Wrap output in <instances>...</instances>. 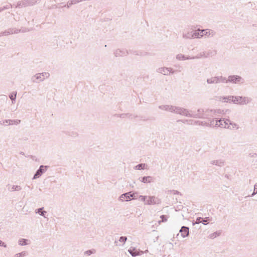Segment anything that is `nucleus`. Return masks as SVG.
I'll return each mask as SVG.
<instances>
[{"mask_svg":"<svg viewBox=\"0 0 257 257\" xmlns=\"http://www.w3.org/2000/svg\"><path fill=\"white\" fill-rule=\"evenodd\" d=\"M194 57H191L190 56L186 57L185 56V60H189V59H196V58H194Z\"/></svg>","mask_w":257,"mask_h":257,"instance_id":"e2e57ef3","label":"nucleus"},{"mask_svg":"<svg viewBox=\"0 0 257 257\" xmlns=\"http://www.w3.org/2000/svg\"><path fill=\"white\" fill-rule=\"evenodd\" d=\"M256 194H257V183H256L254 185L253 191L252 193L251 194V195H250V196H253L254 195H255Z\"/></svg>","mask_w":257,"mask_h":257,"instance_id":"de8ad7c7","label":"nucleus"},{"mask_svg":"<svg viewBox=\"0 0 257 257\" xmlns=\"http://www.w3.org/2000/svg\"><path fill=\"white\" fill-rule=\"evenodd\" d=\"M230 98L231 99V102L235 104H239V99L241 98V96H232V97Z\"/></svg>","mask_w":257,"mask_h":257,"instance_id":"c85d7f7f","label":"nucleus"},{"mask_svg":"<svg viewBox=\"0 0 257 257\" xmlns=\"http://www.w3.org/2000/svg\"><path fill=\"white\" fill-rule=\"evenodd\" d=\"M113 54L115 57H122L127 55L128 52L125 49H117L114 51Z\"/></svg>","mask_w":257,"mask_h":257,"instance_id":"9b49d317","label":"nucleus"},{"mask_svg":"<svg viewBox=\"0 0 257 257\" xmlns=\"http://www.w3.org/2000/svg\"><path fill=\"white\" fill-rule=\"evenodd\" d=\"M216 113L214 109H206L204 110V118L209 119L210 117L213 116V114Z\"/></svg>","mask_w":257,"mask_h":257,"instance_id":"f8f14e48","label":"nucleus"},{"mask_svg":"<svg viewBox=\"0 0 257 257\" xmlns=\"http://www.w3.org/2000/svg\"><path fill=\"white\" fill-rule=\"evenodd\" d=\"M131 192L122 194L119 196V200L121 201H128L131 200Z\"/></svg>","mask_w":257,"mask_h":257,"instance_id":"ddd939ff","label":"nucleus"},{"mask_svg":"<svg viewBox=\"0 0 257 257\" xmlns=\"http://www.w3.org/2000/svg\"><path fill=\"white\" fill-rule=\"evenodd\" d=\"M96 252V250L94 249H89L85 251L84 252V254H86L87 255H90L91 254L94 253Z\"/></svg>","mask_w":257,"mask_h":257,"instance_id":"58836bf2","label":"nucleus"},{"mask_svg":"<svg viewBox=\"0 0 257 257\" xmlns=\"http://www.w3.org/2000/svg\"><path fill=\"white\" fill-rule=\"evenodd\" d=\"M193 30L184 32L183 33V38L185 39H194Z\"/></svg>","mask_w":257,"mask_h":257,"instance_id":"dca6fc26","label":"nucleus"},{"mask_svg":"<svg viewBox=\"0 0 257 257\" xmlns=\"http://www.w3.org/2000/svg\"><path fill=\"white\" fill-rule=\"evenodd\" d=\"M9 119H6L4 120L0 121V124L9 125Z\"/></svg>","mask_w":257,"mask_h":257,"instance_id":"3c124183","label":"nucleus"},{"mask_svg":"<svg viewBox=\"0 0 257 257\" xmlns=\"http://www.w3.org/2000/svg\"><path fill=\"white\" fill-rule=\"evenodd\" d=\"M201 220H202V217H197L196 219V221L195 223L199 224L200 223H201Z\"/></svg>","mask_w":257,"mask_h":257,"instance_id":"5fc2aeb1","label":"nucleus"},{"mask_svg":"<svg viewBox=\"0 0 257 257\" xmlns=\"http://www.w3.org/2000/svg\"><path fill=\"white\" fill-rule=\"evenodd\" d=\"M132 116L130 113H121L119 115L120 118H125V117H131Z\"/></svg>","mask_w":257,"mask_h":257,"instance_id":"a18cd8bd","label":"nucleus"},{"mask_svg":"<svg viewBox=\"0 0 257 257\" xmlns=\"http://www.w3.org/2000/svg\"><path fill=\"white\" fill-rule=\"evenodd\" d=\"M214 77H211L210 78H207L206 80V82L208 84H215L214 80L213 79Z\"/></svg>","mask_w":257,"mask_h":257,"instance_id":"79ce46f5","label":"nucleus"},{"mask_svg":"<svg viewBox=\"0 0 257 257\" xmlns=\"http://www.w3.org/2000/svg\"><path fill=\"white\" fill-rule=\"evenodd\" d=\"M216 120H214L213 119L210 120L209 122H205V126H210V127H214L217 126V125H215Z\"/></svg>","mask_w":257,"mask_h":257,"instance_id":"7c9ffc66","label":"nucleus"},{"mask_svg":"<svg viewBox=\"0 0 257 257\" xmlns=\"http://www.w3.org/2000/svg\"><path fill=\"white\" fill-rule=\"evenodd\" d=\"M138 193L136 192H133V193H132L131 192V199H137L138 198Z\"/></svg>","mask_w":257,"mask_h":257,"instance_id":"37998d69","label":"nucleus"},{"mask_svg":"<svg viewBox=\"0 0 257 257\" xmlns=\"http://www.w3.org/2000/svg\"><path fill=\"white\" fill-rule=\"evenodd\" d=\"M213 79L214 80L215 84L226 83V77L222 76H214Z\"/></svg>","mask_w":257,"mask_h":257,"instance_id":"f3484780","label":"nucleus"},{"mask_svg":"<svg viewBox=\"0 0 257 257\" xmlns=\"http://www.w3.org/2000/svg\"><path fill=\"white\" fill-rule=\"evenodd\" d=\"M20 154L21 155H25V153H24V152H21L20 153Z\"/></svg>","mask_w":257,"mask_h":257,"instance_id":"69168bd1","label":"nucleus"},{"mask_svg":"<svg viewBox=\"0 0 257 257\" xmlns=\"http://www.w3.org/2000/svg\"><path fill=\"white\" fill-rule=\"evenodd\" d=\"M215 35V32L214 31L210 30V36H211V37H213Z\"/></svg>","mask_w":257,"mask_h":257,"instance_id":"052dcab7","label":"nucleus"},{"mask_svg":"<svg viewBox=\"0 0 257 257\" xmlns=\"http://www.w3.org/2000/svg\"><path fill=\"white\" fill-rule=\"evenodd\" d=\"M139 180L144 183H151L154 182V178L152 176H143L139 178Z\"/></svg>","mask_w":257,"mask_h":257,"instance_id":"1a4fd4ad","label":"nucleus"},{"mask_svg":"<svg viewBox=\"0 0 257 257\" xmlns=\"http://www.w3.org/2000/svg\"><path fill=\"white\" fill-rule=\"evenodd\" d=\"M210 164L222 167L224 165V161L222 160H212L210 161Z\"/></svg>","mask_w":257,"mask_h":257,"instance_id":"aec40b11","label":"nucleus"},{"mask_svg":"<svg viewBox=\"0 0 257 257\" xmlns=\"http://www.w3.org/2000/svg\"><path fill=\"white\" fill-rule=\"evenodd\" d=\"M220 233L218 232H215L213 233H211L209 235V237L210 238L213 239L215 238L217 236H218L220 235Z\"/></svg>","mask_w":257,"mask_h":257,"instance_id":"a19ab883","label":"nucleus"},{"mask_svg":"<svg viewBox=\"0 0 257 257\" xmlns=\"http://www.w3.org/2000/svg\"><path fill=\"white\" fill-rule=\"evenodd\" d=\"M229 119H225L221 118L219 120H216L215 125L222 128H229L228 122L227 120Z\"/></svg>","mask_w":257,"mask_h":257,"instance_id":"0eeeda50","label":"nucleus"},{"mask_svg":"<svg viewBox=\"0 0 257 257\" xmlns=\"http://www.w3.org/2000/svg\"><path fill=\"white\" fill-rule=\"evenodd\" d=\"M205 122L201 121L199 120H195L194 124H199L200 125H205V124H204Z\"/></svg>","mask_w":257,"mask_h":257,"instance_id":"8fccbe9b","label":"nucleus"},{"mask_svg":"<svg viewBox=\"0 0 257 257\" xmlns=\"http://www.w3.org/2000/svg\"><path fill=\"white\" fill-rule=\"evenodd\" d=\"M10 98L11 99L12 103L14 104L15 102L17 97V92L13 91L10 95Z\"/></svg>","mask_w":257,"mask_h":257,"instance_id":"cd10ccee","label":"nucleus"},{"mask_svg":"<svg viewBox=\"0 0 257 257\" xmlns=\"http://www.w3.org/2000/svg\"><path fill=\"white\" fill-rule=\"evenodd\" d=\"M7 187L8 190L11 192L20 191L22 189V187L20 185L11 186L8 185Z\"/></svg>","mask_w":257,"mask_h":257,"instance_id":"6ab92c4d","label":"nucleus"},{"mask_svg":"<svg viewBox=\"0 0 257 257\" xmlns=\"http://www.w3.org/2000/svg\"><path fill=\"white\" fill-rule=\"evenodd\" d=\"M2 34L4 36H7L10 35L7 30L5 31L4 32H2Z\"/></svg>","mask_w":257,"mask_h":257,"instance_id":"13d9d810","label":"nucleus"},{"mask_svg":"<svg viewBox=\"0 0 257 257\" xmlns=\"http://www.w3.org/2000/svg\"><path fill=\"white\" fill-rule=\"evenodd\" d=\"M171 70V68L161 67L157 69V72L158 73L163 74V75H167L169 74V71Z\"/></svg>","mask_w":257,"mask_h":257,"instance_id":"2eb2a0df","label":"nucleus"},{"mask_svg":"<svg viewBox=\"0 0 257 257\" xmlns=\"http://www.w3.org/2000/svg\"><path fill=\"white\" fill-rule=\"evenodd\" d=\"M228 122V125H229V128H227V129L230 130H237L239 128V126L236 123H234L231 121L230 119L227 120Z\"/></svg>","mask_w":257,"mask_h":257,"instance_id":"412c9836","label":"nucleus"},{"mask_svg":"<svg viewBox=\"0 0 257 257\" xmlns=\"http://www.w3.org/2000/svg\"><path fill=\"white\" fill-rule=\"evenodd\" d=\"M0 246H3L4 247H7V244L0 240Z\"/></svg>","mask_w":257,"mask_h":257,"instance_id":"4d7b16f0","label":"nucleus"},{"mask_svg":"<svg viewBox=\"0 0 257 257\" xmlns=\"http://www.w3.org/2000/svg\"><path fill=\"white\" fill-rule=\"evenodd\" d=\"M229 97H232V96H221L220 97V100H221L224 102H230L231 101V99Z\"/></svg>","mask_w":257,"mask_h":257,"instance_id":"c756f323","label":"nucleus"},{"mask_svg":"<svg viewBox=\"0 0 257 257\" xmlns=\"http://www.w3.org/2000/svg\"><path fill=\"white\" fill-rule=\"evenodd\" d=\"M11 6V5H6L5 6H4L2 8V10L4 11L5 10H6V9H8L10 8V6Z\"/></svg>","mask_w":257,"mask_h":257,"instance_id":"bf43d9fd","label":"nucleus"},{"mask_svg":"<svg viewBox=\"0 0 257 257\" xmlns=\"http://www.w3.org/2000/svg\"><path fill=\"white\" fill-rule=\"evenodd\" d=\"M147 166H148V165L146 164L141 163V164H139L136 165L134 167V169L135 170H144L145 169H147Z\"/></svg>","mask_w":257,"mask_h":257,"instance_id":"5701e85b","label":"nucleus"},{"mask_svg":"<svg viewBox=\"0 0 257 257\" xmlns=\"http://www.w3.org/2000/svg\"><path fill=\"white\" fill-rule=\"evenodd\" d=\"M225 177L226 178H228V175H226H226H225Z\"/></svg>","mask_w":257,"mask_h":257,"instance_id":"774afa93","label":"nucleus"},{"mask_svg":"<svg viewBox=\"0 0 257 257\" xmlns=\"http://www.w3.org/2000/svg\"><path fill=\"white\" fill-rule=\"evenodd\" d=\"M160 218H161V220L158 221L159 224H160L161 222H166L168 218V216L166 215H162L160 216Z\"/></svg>","mask_w":257,"mask_h":257,"instance_id":"c9c22d12","label":"nucleus"},{"mask_svg":"<svg viewBox=\"0 0 257 257\" xmlns=\"http://www.w3.org/2000/svg\"><path fill=\"white\" fill-rule=\"evenodd\" d=\"M251 100V98L249 97L241 96V98L239 99V104L240 105L247 104L250 102Z\"/></svg>","mask_w":257,"mask_h":257,"instance_id":"a211bd4d","label":"nucleus"},{"mask_svg":"<svg viewBox=\"0 0 257 257\" xmlns=\"http://www.w3.org/2000/svg\"><path fill=\"white\" fill-rule=\"evenodd\" d=\"M182 121L183 123H187L188 124H194V123L195 121V120H192V119H185L184 120H177V121Z\"/></svg>","mask_w":257,"mask_h":257,"instance_id":"4c0bfd02","label":"nucleus"},{"mask_svg":"<svg viewBox=\"0 0 257 257\" xmlns=\"http://www.w3.org/2000/svg\"><path fill=\"white\" fill-rule=\"evenodd\" d=\"M209 220V219L208 217H205L204 218H202L201 223L204 225H206L208 223Z\"/></svg>","mask_w":257,"mask_h":257,"instance_id":"c03bdc74","label":"nucleus"},{"mask_svg":"<svg viewBox=\"0 0 257 257\" xmlns=\"http://www.w3.org/2000/svg\"><path fill=\"white\" fill-rule=\"evenodd\" d=\"M37 3V0H24L19 2L16 6L17 8H22L28 6H32Z\"/></svg>","mask_w":257,"mask_h":257,"instance_id":"7ed1b4c3","label":"nucleus"},{"mask_svg":"<svg viewBox=\"0 0 257 257\" xmlns=\"http://www.w3.org/2000/svg\"><path fill=\"white\" fill-rule=\"evenodd\" d=\"M175 106L170 105H161L159 106V108L171 112H174Z\"/></svg>","mask_w":257,"mask_h":257,"instance_id":"9d476101","label":"nucleus"},{"mask_svg":"<svg viewBox=\"0 0 257 257\" xmlns=\"http://www.w3.org/2000/svg\"><path fill=\"white\" fill-rule=\"evenodd\" d=\"M174 108L175 110L174 113L191 117V113L190 111H189L188 109L176 106Z\"/></svg>","mask_w":257,"mask_h":257,"instance_id":"20e7f679","label":"nucleus"},{"mask_svg":"<svg viewBox=\"0 0 257 257\" xmlns=\"http://www.w3.org/2000/svg\"><path fill=\"white\" fill-rule=\"evenodd\" d=\"M44 207H41L38 208L36 210L35 212L36 213H39L41 216H43L45 218H46V214L47 212L46 211L43 210Z\"/></svg>","mask_w":257,"mask_h":257,"instance_id":"4be33fe9","label":"nucleus"},{"mask_svg":"<svg viewBox=\"0 0 257 257\" xmlns=\"http://www.w3.org/2000/svg\"><path fill=\"white\" fill-rule=\"evenodd\" d=\"M127 240V237L126 236H121L119 237V241L120 242H123L124 243Z\"/></svg>","mask_w":257,"mask_h":257,"instance_id":"09e8293b","label":"nucleus"},{"mask_svg":"<svg viewBox=\"0 0 257 257\" xmlns=\"http://www.w3.org/2000/svg\"><path fill=\"white\" fill-rule=\"evenodd\" d=\"M148 199L145 204L152 205V204H159L161 203V200L159 198L155 196H150L148 197Z\"/></svg>","mask_w":257,"mask_h":257,"instance_id":"423d86ee","label":"nucleus"},{"mask_svg":"<svg viewBox=\"0 0 257 257\" xmlns=\"http://www.w3.org/2000/svg\"><path fill=\"white\" fill-rule=\"evenodd\" d=\"M200 29H198L193 32L194 38H200L203 36V34L202 33H200Z\"/></svg>","mask_w":257,"mask_h":257,"instance_id":"a878e982","label":"nucleus"},{"mask_svg":"<svg viewBox=\"0 0 257 257\" xmlns=\"http://www.w3.org/2000/svg\"><path fill=\"white\" fill-rule=\"evenodd\" d=\"M180 232L181 233V236L183 237H185L188 236L189 232V229L188 227L183 226L180 230Z\"/></svg>","mask_w":257,"mask_h":257,"instance_id":"4468645a","label":"nucleus"},{"mask_svg":"<svg viewBox=\"0 0 257 257\" xmlns=\"http://www.w3.org/2000/svg\"><path fill=\"white\" fill-rule=\"evenodd\" d=\"M199 31H200V33H202L203 34V36H207L208 37L210 36V30L203 29Z\"/></svg>","mask_w":257,"mask_h":257,"instance_id":"f704fd0d","label":"nucleus"},{"mask_svg":"<svg viewBox=\"0 0 257 257\" xmlns=\"http://www.w3.org/2000/svg\"><path fill=\"white\" fill-rule=\"evenodd\" d=\"M241 84L244 83V79L241 76L236 75H229L226 78V83Z\"/></svg>","mask_w":257,"mask_h":257,"instance_id":"f03ea898","label":"nucleus"},{"mask_svg":"<svg viewBox=\"0 0 257 257\" xmlns=\"http://www.w3.org/2000/svg\"><path fill=\"white\" fill-rule=\"evenodd\" d=\"M139 198L140 200L144 202V203L146 202V199L148 198V196H143V195H140L139 196Z\"/></svg>","mask_w":257,"mask_h":257,"instance_id":"49530a36","label":"nucleus"},{"mask_svg":"<svg viewBox=\"0 0 257 257\" xmlns=\"http://www.w3.org/2000/svg\"><path fill=\"white\" fill-rule=\"evenodd\" d=\"M27 254H28L27 252L25 251H24L20 253H16L14 255V257H24V256H26V255H27Z\"/></svg>","mask_w":257,"mask_h":257,"instance_id":"e433bc0d","label":"nucleus"},{"mask_svg":"<svg viewBox=\"0 0 257 257\" xmlns=\"http://www.w3.org/2000/svg\"><path fill=\"white\" fill-rule=\"evenodd\" d=\"M171 192H172L174 194H179L180 192L177 190H171Z\"/></svg>","mask_w":257,"mask_h":257,"instance_id":"680f3d73","label":"nucleus"},{"mask_svg":"<svg viewBox=\"0 0 257 257\" xmlns=\"http://www.w3.org/2000/svg\"><path fill=\"white\" fill-rule=\"evenodd\" d=\"M28 240L27 239L21 238V239H19L18 242H19V244L20 245L23 246V245H26L28 244Z\"/></svg>","mask_w":257,"mask_h":257,"instance_id":"2f4dec72","label":"nucleus"},{"mask_svg":"<svg viewBox=\"0 0 257 257\" xmlns=\"http://www.w3.org/2000/svg\"><path fill=\"white\" fill-rule=\"evenodd\" d=\"M72 5H73V4L72 3V1L71 0L70 1H69L68 3H67V7L68 8H70Z\"/></svg>","mask_w":257,"mask_h":257,"instance_id":"6e6d98bb","label":"nucleus"},{"mask_svg":"<svg viewBox=\"0 0 257 257\" xmlns=\"http://www.w3.org/2000/svg\"><path fill=\"white\" fill-rule=\"evenodd\" d=\"M21 122V120L19 119H9V125L11 124H18Z\"/></svg>","mask_w":257,"mask_h":257,"instance_id":"473e14b6","label":"nucleus"},{"mask_svg":"<svg viewBox=\"0 0 257 257\" xmlns=\"http://www.w3.org/2000/svg\"><path fill=\"white\" fill-rule=\"evenodd\" d=\"M114 243H115L116 245H117V241L115 240V241H114Z\"/></svg>","mask_w":257,"mask_h":257,"instance_id":"338daca9","label":"nucleus"},{"mask_svg":"<svg viewBox=\"0 0 257 257\" xmlns=\"http://www.w3.org/2000/svg\"><path fill=\"white\" fill-rule=\"evenodd\" d=\"M49 167L48 166L41 165L34 174L33 179H36L40 177Z\"/></svg>","mask_w":257,"mask_h":257,"instance_id":"39448f33","label":"nucleus"},{"mask_svg":"<svg viewBox=\"0 0 257 257\" xmlns=\"http://www.w3.org/2000/svg\"><path fill=\"white\" fill-rule=\"evenodd\" d=\"M49 76L50 74L48 72L39 73L32 77L31 81L34 83H39L44 81L46 78Z\"/></svg>","mask_w":257,"mask_h":257,"instance_id":"f257e3e1","label":"nucleus"},{"mask_svg":"<svg viewBox=\"0 0 257 257\" xmlns=\"http://www.w3.org/2000/svg\"><path fill=\"white\" fill-rule=\"evenodd\" d=\"M191 113V117L196 118H204V109L202 108H199L197 111H193L190 110Z\"/></svg>","mask_w":257,"mask_h":257,"instance_id":"6e6552de","label":"nucleus"},{"mask_svg":"<svg viewBox=\"0 0 257 257\" xmlns=\"http://www.w3.org/2000/svg\"><path fill=\"white\" fill-rule=\"evenodd\" d=\"M175 73V71L173 70V69L172 68V70L171 71H169V74H174Z\"/></svg>","mask_w":257,"mask_h":257,"instance_id":"0e129e2a","label":"nucleus"},{"mask_svg":"<svg viewBox=\"0 0 257 257\" xmlns=\"http://www.w3.org/2000/svg\"><path fill=\"white\" fill-rule=\"evenodd\" d=\"M8 31V33L9 34H17L19 32H24V31L23 30H22L21 29H13V28H10L7 30Z\"/></svg>","mask_w":257,"mask_h":257,"instance_id":"393cba45","label":"nucleus"},{"mask_svg":"<svg viewBox=\"0 0 257 257\" xmlns=\"http://www.w3.org/2000/svg\"><path fill=\"white\" fill-rule=\"evenodd\" d=\"M128 251L134 257L139 255L138 250L135 248H130Z\"/></svg>","mask_w":257,"mask_h":257,"instance_id":"bb28decb","label":"nucleus"},{"mask_svg":"<svg viewBox=\"0 0 257 257\" xmlns=\"http://www.w3.org/2000/svg\"><path fill=\"white\" fill-rule=\"evenodd\" d=\"M207 53H209L210 56H213L216 54V51H209Z\"/></svg>","mask_w":257,"mask_h":257,"instance_id":"864d4df0","label":"nucleus"},{"mask_svg":"<svg viewBox=\"0 0 257 257\" xmlns=\"http://www.w3.org/2000/svg\"><path fill=\"white\" fill-rule=\"evenodd\" d=\"M176 59L178 60H185V56L182 54H179L176 56Z\"/></svg>","mask_w":257,"mask_h":257,"instance_id":"ea45409f","label":"nucleus"},{"mask_svg":"<svg viewBox=\"0 0 257 257\" xmlns=\"http://www.w3.org/2000/svg\"><path fill=\"white\" fill-rule=\"evenodd\" d=\"M210 56L209 53H207L206 52H203L198 54L197 56H194V58H196V59H199L201 57L207 58Z\"/></svg>","mask_w":257,"mask_h":257,"instance_id":"b1692460","label":"nucleus"},{"mask_svg":"<svg viewBox=\"0 0 257 257\" xmlns=\"http://www.w3.org/2000/svg\"><path fill=\"white\" fill-rule=\"evenodd\" d=\"M67 134L74 138L78 136V133L75 131L68 132Z\"/></svg>","mask_w":257,"mask_h":257,"instance_id":"72a5a7b5","label":"nucleus"},{"mask_svg":"<svg viewBox=\"0 0 257 257\" xmlns=\"http://www.w3.org/2000/svg\"><path fill=\"white\" fill-rule=\"evenodd\" d=\"M141 119L144 121H148L149 120H151V119L149 118V117H147L146 116H141Z\"/></svg>","mask_w":257,"mask_h":257,"instance_id":"603ef678","label":"nucleus"}]
</instances>
